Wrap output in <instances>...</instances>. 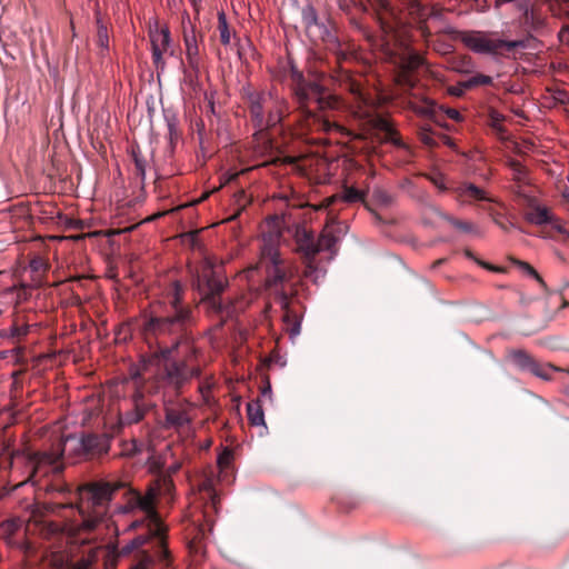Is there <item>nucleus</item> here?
I'll list each match as a JSON object with an SVG mask.
<instances>
[{"label":"nucleus","instance_id":"nucleus-1","mask_svg":"<svg viewBox=\"0 0 569 569\" xmlns=\"http://www.w3.org/2000/svg\"><path fill=\"white\" fill-rule=\"evenodd\" d=\"M193 323L192 310L182 303V287L179 281L172 282L163 301L153 307L148 319L142 325L144 339H160L167 336L174 337L171 347L160 348L154 355L158 365L162 368L161 381L178 390L192 377L200 373L198 367L190 366L187 360L173 357L179 346V337Z\"/></svg>","mask_w":569,"mask_h":569},{"label":"nucleus","instance_id":"nucleus-2","mask_svg":"<svg viewBox=\"0 0 569 569\" xmlns=\"http://www.w3.org/2000/svg\"><path fill=\"white\" fill-rule=\"evenodd\" d=\"M281 237V232L277 229L262 232L259 261L257 264L249 267L246 272L250 277V273L258 269L264 271V287L271 290L279 299L281 308L286 311L283 319L286 322H289V295L284 290V283L295 278L298 267L292 261L281 257L279 251Z\"/></svg>","mask_w":569,"mask_h":569},{"label":"nucleus","instance_id":"nucleus-3","mask_svg":"<svg viewBox=\"0 0 569 569\" xmlns=\"http://www.w3.org/2000/svg\"><path fill=\"white\" fill-rule=\"evenodd\" d=\"M126 487L127 483L121 480H99L81 486L77 506L81 517L79 529L84 532L94 531L106 520L116 492Z\"/></svg>","mask_w":569,"mask_h":569},{"label":"nucleus","instance_id":"nucleus-4","mask_svg":"<svg viewBox=\"0 0 569 569\" xmlns=\"http://www.w3.org/2000/svg\"><path fill=\"white\" fill-rule=\"evenodd\" d=\"M296 97L305 113L307 127L310 130H321L327 133H345V128L338 122L313 113L310 108L311 104H315L320 110H338L341 107V101L337 96L328 92L316 81H299L296 88Z\"/></svg>","mask_w":569,"mask_h":569},{"label":"nucleus","instance_id":"nucleus-5","mask_svg":"<svg viewBox=\"0 0 569 569\" xmlns=\"http://www.w3.org/2000/svg\"><path fill=\"white\" fill-rule=\"evenodd\" d=\"M113 435L108 432H81L79 436L70 435L61 443L63 457H83L87 459L100 458L109 452Z\"/></svg>","mask_w":569,"mask_h":569},{"label":"nucleus","instance_id":"nucleus-6","mask_svg":"<svg viewBox=\"0 0 569 569\" xmlns=\"http://www.w3.org/2000/svg\"><path fill=\"white\" fill-rule=\"evenodd\" d=\"M251 120L259 131L277 126L283 116L286 101L271 92L248 94Z\"/></svg>","mask_w":569,"mask_h":569},{"label":"nucleus","instance_id":"nucleus-7","mask_svg":"<svg viewBox=\"0 0 569 569\" xmlns=\"http://www.w3.org/2000/svg\"><path fill=\"white\" fill-rule=\"evenodd\" d=\"M124 503L117 505L112 511V516L133 515L141 511L150 519V522L157 523L159 515L156 509L157 490L149 488L144 495L132 488H124Z\"/></svg>","mask_w":569,"mask_h":569},{"label":"nucleus","instance_id":"nucleus-8","mask_svg":"<svg viewBox=\"0 0 569 569\" xmlns=\"http://www.w3.org/2000/svg\"><path fill=\"white\" fill-rule=\"evenodd\" d=\"M460 40L468 49L480 54H497L503 48L510 51L521 46L520 41L502 40L483 31L462 32Z\"/></svg>","mask_w":569,"mask_h":569},{"label":"nucleus","instance_id":"nucleus-9","mask_svg":"<svg viewBox=\"0 0 569 569\" xmlns=\"http://www.w3.org/2000/svg\"><path fill=\"white\" fill-rule=\"evenodd\" d=\"M214 262L206 258L201 271L198 273L194 284L199 291L204 292L203 300L214 310L221 309L218 296L224 290L227 282L214 271Z\"/></svg>","mask_w":569,"mask_h":569},{"label":"nucleus","instance_id":"nucleus-10","mask_svg":"<svg viewBox=\"0 0 569 569\" xmlns=\"http://www.w3.org/2000/svg\"><path fill=\"white\" fill-rule=\"evenodd\" d=\"M182 32L187 61L192 69H197L200 63L197 30L187 12L182 16Z\"/></svg>","mask_w":569,"mask_h":569},{"label":"nucleus","instance_id":"nucleus-11","mask_svg":"<svg viewBox=\"0 0 569 569\" xmlns=\"http://www.w3.org/2000/svg\"><path fill=\"white\" fill-rule=\"evenodd\" d=\"M157 431H158V429H152V432L149 435V439L147 441L140 440L137 438L121 441L120 456L134 457L137 455L147 452L149 455V458H152L154 455L158 453V449L154 443V438L157 437V435H156Z\"/></svg>","mask_w":569,"mask_h":569},{"label":"nucleus","instance_id":"nucleus-12","mask_svg":"<svg viewBox=\"0 0 569 569\" xmlns=\"http://www.w3.org/2000/svg\"><path fill=\"white\" fill-rule=\"evenodd\" d=\"M152 48V59L157 68H163V53L170 49L171 37L168 28L159 29L157 26L149 32Z\"/></svg>","mask_w":569,"mask_h":569},{"label":"nucleus","instance_id":"nucleus-13","mask_svg":"<svg viewBox=\"0 0 569 569\" xmlns=\"http://www.w3.org/2000/svg\"><path fill=\"white\" fill-rule=\"evenodd\" d=\"M355 102L352 104V113L355 117L366 120L377 127V117L375 114V104L371 98H368L359 87L352 88Z\"/></svg>","mask_w":569,"mask_h":569},{"label":"nucleus","instance_id":"nucleus-14","mask_svg":"<svg viewBox=\"0 0 569 569\" xmlns=\"http://www.w3.org/2000/svg\"><path fill=\"white\" fill-rule=\"evenodd\" d=\"M22 521L20 519H8L0 523V539L4 540L8 546L16 547L27 553L30 549L28 541H16L14 535L21 529Z\"/></svg>","mask_w":569,"mask_h":569},{"label":"nucleus","instance_id":"nucleus-15","mask_svg":"<svg viewBox=\"0 0 569 569\" xmlns=\"http://www.w3.org/2000/svg\"><path fill=\"white\" fill-rule=\"evenodd\" d=\"M337 229L335 224H327L319 238L317 239V249L318 253L321 251H329L330 259L337 254V244L340 241V237L337 234Z\"/></svg>","mask_w":569,"mask_h":569},{"label":"nucleus","instance_id":"nucleus-16","mask_svg":"<svg viewBox=\"0 0 569 569\" xmlns=\"http://www.w3.org/2000/svg\"><path fill=\"white\" fill-rule=\"evenodd\" d=\"M297 251L302 254L305 259L316 258L318 254L317 240H315L311 232L306 229H298L295 234Z\"/></svg>","mask_w":569,"mask_h":569},{"label":"nucleus","instance_id":"nucleus-17","mask_svg":"<svg viewBox=\"0 0 569 569\" xmlns=\"http://www.w3.org/2000/svg\"><path fill=\"white\" fill-rule=\"evenodd\" d=\"M366 193L361 190H358L353 187H345L341 194H335L325 200V207L331 206L337 200H342L347 203H355L363 201Z\"/></svg>","mask_w":569,"mask_h":569},{"label":"nucleus","instance_id":"nucleus-18","mask_svg":"<svg viewBox=\"0 0 569 569\" xmlns=\"http://www.w3.org/2000/svg\"><path fill=\"white\" fill-rule=\"evenodd\" d=\"M557 371H561V368H558L551 363H542L535 359L531 367H529L528 372L532 373L537 378L549 381L552 378V373Z\"/></svg>","mask_w":569,"mask_h":569},{"label":"nucleus","instance_id":"nucleus-19","mask_svg":"<svg viewBox=\"0 0 569 569\" xmlns=\"http://www.w3.org/2000/svg\"><path fill=\"white\" fill-rule=\"evenodd\" d=\"M167 420L173 427H183L191 423L190 415L184 409L178 407L167 409Z\"/></svg>","mask_w":569,"mask_h":569},{"label":"nucleus","instance_id":"nucleus-20","mask_svg":"<svg viewBox=\"0 0 569 569\" xmlns=\"http://www.w3.org/2000/svg\"><path fill=\"white\" fill-rule=\"evenodd\" d=\"M142 398V393L140 391H137L133 396V402H134V410L131 412H127L122 422L128 425H136L139 423L146 409L143 408L142 403L140 402Z\"/></svg>","mask_w":569,"mask_h":569},{"label":"nucleus","instance_id":"nucleus-21","mask_svg":"<svg viewBox=\"0 0 569 569\" xmlns=\"http://www.w3.org/2000/svg\"><path fill=\"white\" fill-rule=\"evenodd\" d=\"M152 536H159V531L156 529L149 528L148 533L139 535L136 538H133L131 541H129L126 546H123L121 549V555H129L133 550L141 548L149 541L150 537H152Z\"/></svg>","mask_w":569,"mask_h":569},{"label":"nucleus","instance_id":"nucleus-22","mask_svg":"<svg viewBox=\"0 0 569 569\" xmlns=\"http://www.w3.org/2000/svg\"><path fill=\"white\" fill-rule=\"evenodd\" d=\"M527 220L533 224H545L553 221V216L546 207H536L527 214Z\"/></svg>","mask_w":569,"mask_h":569},{"label":"nucleus","instance_id":"nucleus-23","mask_svg":"<svg viewBox=\"0 0 569 569\" xmlns=\"http://www.w3.org/2000/svg\"><path fill=\"white\" fill-rule=\"evenodd\" d=\"M247 411L252 427H266L263 410L258 400L249 402L247 406Z\"/></svg>","mask_w":569,"mask_h":569},{"label":"nucleus","instance_id":"nucleus-24","mask_svg":"<svg viewBox=\"0 0 569 569\" xmlns=\"http://www.w3.org/2000/svg\"><path fill=\"white\" fill-rule=\"evenodd\" d=\"M511 262L517 268H519L523 273L533 278L539 283V286L541 287L542 290H545V291L548 290L547 283L545 282V280L541 278V276L537 272V270L532 266H530L526 261L518 260V259H511Z\"/></svg>","mask_w":569,"mask_h":569},{"label":"nucleus","instance_id":"nucleus-25","mask_svg":"<svg viewBox=\"0 0 569 569\" xmlns=\"http://www.w3.org/2000/svg\"><path fill=\"white\" fill-rule=\"evenodd\" d=\"M510 358L512 362L521 370L529 371V367H531L535 358H532L525 350H513L510 352Z\"/></svg>","mask_w":569,"mask_h":569},{"label":"nucleus","instance_id":"nucleus-26","mask_svg":"<svg viewBox=\"0 0 569 569\" xmlns=\"http://www.w3.org/2000/svg\"><path fill=\"white\" fill-rule=\"evenodd\" d=\"M218 31L220 37V42L223 46H229L231 42V30L227 21V16L223 11L218 12Z\"/></svg>","mask_w":569,"mask_h":569},{"label":"nucleus","instance_id":"nucleus-27","mask_svg":"<svg viewBox=\"0 0 569 569\" xmlns=\"http://www.w3.org/2000/svg\"><path fill=\"white\" fill-rule=\"evenodd\" d=\"M316 258L305 259V277L311 279L315 282H318L320 279L325 277V271L319 269L315 263Z\"/></svg>","mask_w":569,"mask_h":569},{"label":"nucleus","instance_id":"nucleus-28","mask_svg":"<svg viewBox=\"0 0 569 569\" xmlns=\"http://www.w3.org/2000/svg\"><path fill=\"white\" fill-rule=\"evenodd\" d=\"M458 191L460 196H467L476 200L490 201V199L486 197L485 191L472 183L462 184L459 187Z\"/></svg>","mask_w":569,"mask_h":569},{"label":"nucleus","instance_id":"nucleus-29","mask_svg":"<svg viewBox=\"0 0 569 569\" xmlns=\"http://www.w3.org/2000/svg\"><path fill=\"white\" fill-rule=\"evenodd\" d=\"M378 126L387 132L388 139L391 143L409 151V147L401 140L400 137H398L397 132L390 127V124L386 120L379 119Z\"/></svg>","mask_w":569,"mask_h":569},{"label":"nucleus","instance_id":"nucleus-30","mask_svg":"<svg viewBox=\"0 0 569 569\" xmlns=\"http://www.w3.org/2000/svg\"><path fill=\"white\" fill-rule=\"evenodd\" d=\"M302 21L307 29H311L318 26V19L316 10L311 6H307L302 10Z\"/></svg>","mask_w":569,"mask_h":569},{"label":"nucleus","instance_id":"nucleus-31","mask_svg":"<svg viewBox=\"0 0 569 569\" xmlns=\"http://www.w3.org/2000/svg\"><path fill=\"white\" fill-rule=\"evenodd\" d=\"M492 83V78L486 74H477L468 79L462 83L465 89L472 88L476 86H488Z\"/></svg>","mask_w":569,"mask_h":569},{"label":"nucleus","instance_id":"nucleus-32","mask_svg":"<svg viewBox=\"0 0 569 569\" xmlns=\"http://www.w3.org/2000/svg\"><path fill=\"white\" fill-rule=\"evenodd\" d=\"M96 559V550H91L87 557H83L76 562L71 561L70 569H90Z\"/></svg>","mask_w":569,"mask_h":569},{"label":"nucleus","instance_id":"nucleus-33","mask_svg":"<svg viewBox=\"0 0 569 569\" xmlns=\"http://www.w3.org/2000/svg\"><path fill=\"white\" fill-rule=\"evenodd\" d=\"M153 559L147 552H141L139 559L129 569H148Z\"/></svg>","mask_w":569,"mask_h":569},{"label":"nucleus","instance_id":"nucleus-34","mask_svg":"<svg viewBox=\"0 0 569 569\" xmlns=\"http://www.w3.org/2000/svg\"><path fill=\"white\" fill-rule=\"evenodd\" d=\"M29 330H30L29 325H22V326L13 325L10 329V332L7 333L6 337L21 338V337L27 336Z\"/></svg>","mask_w":569,"mask_h":569},{"label":"nucleus","instance_id":"nucleus-35","mask_svg":"<svg viewBox=\"0 0 569 569\" xmlns=\"http://www.w3.org/2000/svg\"><path fill=\"white\" fill-rule=\"evenodd\" d=\"M98 44L100 46L102 52L108 51L109 38L107 33V28L104 26H99L98 28Z\"/></svg>","mask_w":569,"mask_h":569},{"label":"nucleus","instance_id":"nucleus-36","mask_svg":"<svg viewBox=\"0 0 569 569\" xmlns=\"http://www.w3.org/2000/svg\"><path fill=\"white\" fill-rule=\"evenodd\" d=\"M51 563L54 569H70L71 560L64 556H54Z\"/></svg>","mask_w":569,"mask_h":569},{"label":"nucleus","instance_id":"nucleus-37","mask_svg":"<svg viewBox=\"0 0 569 569\" xmlns=\"http://www.w3.org/2000/svg\"><path fill=\"white\" fill-rule=\"evenodd\" d=\"M419 138L421 142L426 146L432 147L436 143L432 137V132L429 128L422 127L419 131Z\"/></svg>","mask_w":569,"mask_h":569},{"label":"nucleus","instance_id":"nucleus-38","mask_svg":"<svg viewBox=\"0 0 569 569\" xmlns=\"http://www.w3.org/2000/svg\"><path fill=\"white\" fill-rule=\"evenodd\" d=\"M232 460V451L228 448H226L219 456H218V459H217V462L219 465V467L221 468H224V467H228L229 463L231 462Z\"/></svg>","mask_w":569,"mask_h":569},{"label":"nucleus","instance_id":"nucleus-39","mask_svg":"<svg viewBox=\"0 0 569 569\" xmlns=\"http://www.w3.org/2000/svg\"><path fill=\"white\" fill-rule=\"evenodd\" d=\"M397 82L400 86H405V87H409V88H412L415 86V82H413L410 73L407 70L401 71L397 76Z\"/></svg>","mask_w":569,"mask_h":569},{"label":"nucleus","instance_id":"nucleus-40","mask_svg":"<svg viewBox=\"0 0 569 569\" xmlns=\"http://www.w3.org/2000/svg\"><path fill=\"white\" fill-rule=\"evenodd\" d=\"M426 106L415 108V111L422 116H432L435 113V102L430 100H425Z\"/></svg>","mask_w":569,"mask_h":569},{"label":"nucleus","instance_id":"nucleus-41","mask_svg":"<svg viewBox=\"0 0 569 569\" xmlns=\"http://www.w3.org/2000/svg\"><path fill=\"white\" fill-rule=\"evenodd\" d=\"M209 499L210 501L206 505V508H210L212 511L218 512L220 498L213 489H209Z\"/></svg>","mask_w":569,"mask_h":569},{"label":"nucleus","instance_id":"nucleus-42","mask_svg":"<svg viewBox=\"0 0 569 569\" xmlns=\"http://www.w3.org/2000/svg\"><path fill=\"white\" fill-rule=\"evenodd\" d=\"M448 220L450 221V223L452 226H455L457 229H460V230H463L466 232H469L472 230V224L469 223V222H466V221H459V220H456V219H452V218H448Z\"/></svg>","mask_w":569,"mask_h":569},{"label":"nucleus","instance_id":"nucleus-43","mask_svg":"<svg viewBox=\"0 0 569 569\" xmlns=\"http://www.w3.org/2000/svg\"><path fill=\"white\" fill-rule=\"evenodd\" d=\"M552 223V228L561 233L562 236H565L566 240L569 241V231L565 228L563 223L557 219L553 218V221L551 222Z\"/></svg>","mask_w":569,"mask_h":569},{"label":"nucleus","instance_id":"nucleus-44","mask_svg":"<svg viewBox=\"0 0 569 569\" xmlns=\"http://www.w3.org/2000/svg\"><path fill=\"white\" fill-rule=\"evenodd\" d=\"M147 520H148V521H150V519H149V518H147V517L144 516V517H143V518H141V519H137V520L131 521V522L128 525V527H127V531H132V530H136V529H138V528L142 527V526L146 523V521H147ZM150 525H153V523H152V522H149V526H150Z\"/></svg>","mask_w":569,"mask_h":569},{"label":"nucleus","instance_id":"nucleus-45","mask_svg":"<svg viewBox=\"0 0 569 569\" xmlns=\"http://www.w3.org/2000/svg\"><path fill=\"white\" fill-rule=\"evenodd\" d=\"M490 119H491V124L495 129L501 131L502 128L500 127V122L503 120V117L502 114H500L499 112L497 111H492L490 113Z\"/></svg>","mask_w":569,"mask_h":569},{"label":"nucleus","instance_id":"nucleus-46","mask_svg":"<svg viewBox=\"0 0 569 569\" xmlns=\"http://www.w3.org/2000/svg\"><path fill=\"white\" fill-rule=\"evenodd\" d=\"M134 164H136V170H137V174L139 176V178L141 179V181L144 180L146 178V167H144V162L139 159V158H134Z\"/></svg>","mask_w":569,"mask_h":569},{"label":"nucleus","instance_id":"nucleus-47","mask_svg":"<svg viewBox=\"0 0 569 569\" xmlns=\"http://www.w3.org/2000/svg\"><path fill=\"white\" fill-rule=\"evenodd\" d=\"M158 549H159L160 561L167 563V561L169 559V550L167 549V547L164 546V542L162 540H159Z\"/></svg>","mask_w":569,"mask_h":569},{"label":"nucleus","instance_id":"nucleus-48","mask_svg":"<svg viewBox=\"0 0 569 569\" xmlns=\"http://www.w3.org/2000/svg\"><path fill=\"white\" fill-rule=\"evenodd\" d=\"M300 331H301V323L298 319H295L291 328L289 329L290 338L295 339L297 336L300 335Z\"/></svg>","mask_w":569,"mask_h":569},{"label":"nucleus","instance_id":"nucleus-49","mask_svg":"<svg viewBox=\"0 0 569 569\" xmlns=\"http://www.w3.org/2000/svg\"><path fill=\"white\" fill-rule=\"evenodd\" d=\"M558 38L561 43L569 44V26H563L560 29Z\"/></svg>","mask_w":569,"mask_h":569},{"label":"nucleus","instance_id":"nucleus-50","mask_svg":"<svg viewBox=\"0 0 569 569\" xmlns=\"http://www.w3.org/2000/svg\"><path fill=\"white\" fill-rule=\"evenodd\" d=\"M510 166L512 167V169L515 170V174H516V179L517 180H522L523 176H525V170L523 168L520 166L519 162L517 161H511L510 162Z\"/></svg>","mask_w":569,"mask_h":569},{"label":"nucleus","instance_id":"nucleus-51","mask_svg":"<svg viewBox=\"0 0 569 569\" xmlns=\"http://www.w3.org/2000/svg\"><path fill=\"white\" fill-rule=\"evenodd\" d=\"M465 254H466V257H468V258H470V259L476 260L480 266H482V267H485V268H487V269H489V270H492V271H501V269H500V268H496V267H492V266H490V264H488V263H485V262H482V261L477 260V259L473 257L472 252H471V251H469V250H466Z\"/></svg>","mask_w":569,"mask_h":569},{"label":"nucleus","instance_id":"nucleus-52","mask_svg":"<svg viewBox=\"0 0 569 569\" xmlns=\"http://www.w3.org/2000/svg\"><path fill=\"white\" fill-rule=\"evenodd\" d=\"M430 180L440 190H446V186H445V182H443V177L441 174H436V176L431 177Z\"/></svg>","mask_w":569,"mask_h":569},{"label":"nucleus","instance_id":"nucleus-53","mask_svg":"<svg viewBox=\"0 0 569 569\" xmlns=\"http://www.w3.org/2000/svg\"><path fill=\"white\" fill-rule=\"evenodd\" d=\"M239 176V172H227L222 176V184L229 183Z\"/></svg>","mask_w":569,"mask_h":569},{"label":"nucleus","instance_id":"nucleus-54","mask_svg":"<svg viewBox=\"0 0 569 569\" xmlns=\"http://www.w3.org/2000/svg\"><path fill=\"white\" fill-rule=\"evenodd\" d=\"M139 373L138 372H131L130 378H127L123 382L126 385H132L134 388L138 383Z\"/></svg>","mask_w":569,"mask_h":569},{"label":"nucleus","instance_id":"nucleus-55","mask_svg":"<svg viewBox=\"0 0 569 569\" xmlns=\"http://www.w3.org/2000/svg\"><path fill=\"white\" fill-rule=\"evenodd\" d=\"M447 116L451 119V120H456V121H460L461 120V114L458 110L456 109H448L447 110Z\"/></svg>","mask_w":569,"mask_h":569},{"label":"nucleus","instance_id":"nucleus-56","mask_svg":"<svg viewBox=\"0 0 569 569\" xmlns=\"http://www.w3.org/2000/svg\"><path fill=\"white\" fill-rule=\"evenodd\" d=\"M477 6H478V10L483 12L487 10V4H486V0H472Z\"/></svg>","mask_w":569,"mask_h":569},{"label":"nucleus","instance_id":"nucleus-57","mask_svg":"<svg viewBox=\"0 0 569 569\" xmlns=\"http://www.w3.org/2000/svg\"><path fill=\"white\" fill-rule=\"evenodd\" d=\"M562 397H563V401L567 406H569V387H566L563 390H562Z\"/></svg>","mask_w":569,"mask_h":569},{"label":"nucleus","instance_id":"nucleus-58","mask_svg":"<svg viewBox=\"0 0 569 569\" xmlns=\"http://www.w3.org/2000/svg\"><path fill=\"white\" fill-rule=\"evenodd\" d=\"M463 89L462 88H453L450 90L451 94H455V96H460L462 93Z\"/></svg>","mask_w":569,"mask_h":569},{"label":"nucleus","instance_id":"nucleus-59","mask_svg":"<svg viewBox=\"0 0 569 569\" xmlns=\"http://www.w3.org/2000/svg\"><path fill=\"white\" fill-rule=\"evenodd\" d=\"M421 60L420 58L416 57L411 60L410 64L411 67H418L420 64Z\"/></svg>","mask_w":569,"mask_h":569},{"label":"nucleus","instance_id":"nucleus-60","mask_svg":"<svg viewBox=\"0 0 569 569\" xmlns=\"http://www.w3.org/2000/svg\"><path fill=\"white\" fill-rule=\"evenodd\" d=\"M200 391L202 392L203 398L207 399V392H209V387H207L206 389L204 388H200Z\"/></svg>","mask_w":569,"mask_h":569},{"label":"nucleus","instance_id":"nucleus-61","mask_svg":"<svg viewBox=\"0 0 569 569\" xmlns=\"http://www.w3.org/2000/svg\"><path fill=\"white\" fill-rule=\"evenodd\" d=\"M562 196H563V198L569 200V189L565 190Z\"/></svg>","mask_w":569,"mask_h":569},{"label":"nucleus","instance_id":"nucleus-62","mask_svg":"<svg viewBox=\"0 0 569 569\" xmlns=\"http://www.w3.org/2000/svg\"><path fill=\"white\" fill-rule=\"evenodd\" d=\"M267 392H269V393L271 392L270 387L268 388V390H263L262 395L266 396Z\"/></svg>","mask_w":569,"mask_h":569},{"label":"nucleus","instance_id":"nucleus-63","mask_svg":"<svg viewBox=\"0 0 569 569\" xmlns=\"http://www.w3.org/2000/svg\"><path fill=\"white\" fill-rule=\"evenodd\" d=\"M6 336H7L6 331H0V337H6Z\"/></svg>","mask_w":569,"mask_h":569},{"label":"nucleus","instance_id":"nucleus-64","mask_svg":"<svg viewBox=\"0 0 569 569\" xmlns=\"http://www.w3.org/2000/svg\"><path fill=\"white\" fill-rule=\"evenodd\" d=\"M499 226L503 229V230H507V226L502 224V223H499Z\"/></svg>","mask_w":569,"mask_h":569}]
</instances>
